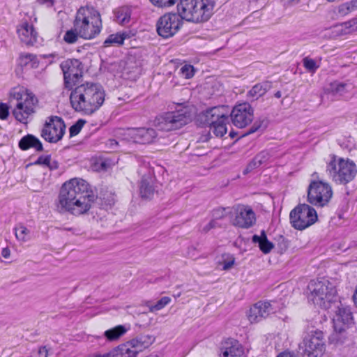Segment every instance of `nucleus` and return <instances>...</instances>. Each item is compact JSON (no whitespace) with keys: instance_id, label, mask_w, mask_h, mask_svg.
Listing matches in <instances>:
<instances>
[{"instance_id":"34","label":"nucleus","mask_w":357,"mask_h":357,"mask_svg":"<svg viewBox=\"0 0 357 357\" xmlns=\"http://www.w3.org/2000/svg\"><path fill=\"white\" fill-rule=\"evenodd\" d=\"M325 91L333 95H342L347 91V86L344 83L334 82L326 86Z\"/></svg>"},{"instance_id":"29","label":"nucleus","mask_w":357,"mask_h":357,"mask_svg":"<svg viewBox=\"0 0 357 357\" xmlns=\"http://www.w3.org/2000/svg\"><path fill=\"white\" fill-rule=\"evenodd\" d=\"M54 5V0H36L33 10V22H38L44 15L42 7L50 8Z\"/></svg>"},{"instance_id":"17","label":"nucleus","mask_w":357,"mask_h":357,"mask_svg":"<svg viewBox=\"0 0 357 357\" xmlns=\"http://www.w3.org/2000/svg\"><path fill=\"white\" fill-rule=\"evenodd\" d=\"M256 220L252 209L247 206H239L234 210L231 218V225L243 229L252 227Z\"/></svg>"},{"instance_id":"59","label":"nucleus","mask_w":357,"mask_h":357,"mask_svg":"<svg viewBox=\"0 0 357 357\" xmlns=\"http://www.w3.org/2000/svg\"><path fill=\"white\" fill-rule=\"evenodd\" d=\"M336 341H337V342L340 341V340L338 339V337H336Z\"/></svg>"},{"instance_id":"8","label":"nucleus","mask_w":357,"mask_h":357,"mask_svg":"<svg viewBox=\"0 0 357 357\" xmlns=\"http://www.w3.org/2000/svg\"><path fill=\"white\" fill-rule=\"evenodd\" d=\"M333 191L331 185L322 180H312L307 190V201L317 207L327 206L332 199Z\"/></svg>"},{"instance_id":"43","label":"nucleus","mask_w":357,"mask_h":357,"mask_svg":"<svg viewBox=\"0 0 357 357\" xmlns=\"http://www.w3.org/2000/svg\"><path fill=\"white\" fill-rule=\"evenodd\" d=\"M110 163L102 158L98 159L93 163V169L96 171H103L106 170L108 167H109Z\"/></svg>"},{"instance_id":"24","label":"nucleus","mask_w":357,"mask_h":357,"mask_svg":"<svg viewBox=\"0 0 357 357\" xmlns=\"http://www.w3.org/2000/svg\"><path fill=\"white\" fill-rule=\"evenodd\" d=\"M252 240V243L265 255L270 253L275 248L274 243L268 240L266 234L264 231L255 234Z\"/></svg>"},{"instance_id":"36","label":"nucleus","mask_w":357,"mask_h":357,"mask_svg":"<svg viewBox=\"0 0 357 357\" xmlns=\"http://www.w3.org/2000/svg\"><path fill=\"white\" fill-rule=\"evenodd\" d=\"M79 38H80L79 33L74 28L68 30L65 33L63 40L68 44H73L78 40Z\"/></svg>"},{"instance_id":"22","label":"nucleus","mask_w":357,"mask_h":357,"mask_svg":"<svg viewBox=\"0 0 357 357\" xmlns=\"http://www.w3.org/2000/svg\"><path fill=\"white\" fill-rule=\"evenodd\" d=\"M134 139L139 143L150 144L156 137V132L151 128H137L131 130Z\"/></svg>"},{"instance_id":"9","label":"nucleus","mask_w":357,"mask_h":357,"mask_svg":"<svg viewBox=\"0 0 357 357\" xmlns=\"http://www.w3.org/2000/svg\"><path fill=\"white\" fill-rule=\"evenodd\" d=\"M228 113L225 106L215 107L203 113L206 123L217 137H221L227 132Z\"/></svg>"},{"instance_id":"46","label":"nucleus","mask_w":357,"mask_h":357,"mask_svg":"<svg viewBox=\"0 0 357 357\" xmlns=\"http://www.w3.org/2000/svg\"><path fill=\"white\" fill-rule=\"evenodd\" d=\"M9 114V108L5 103H0V119H6Z\"/></svg>"},{"instance_id":"35","label":"nucleus","mask_w":357,"mask_h":357,"mask_svg":"<svg viewBox=\"0 0 357 357\" xmlns=\"http://www.w3.org/2000/svg\"><path fill=\"white\" fill-rule=\"evenodd\" d=\"M126 35L122 33H117L109 35L104 41L105 47L121 45L123 43Z\"/></svg>"},{"instance_id":"58","label":"nucleus","mask_w":357,"mask_h":357,"mask_svg":"<svg viewBox=\"0 0 357 357\" xmlns=\"http://www.w3.org/2000/svg\"><path fill=\"white\" fill-rule=\"evenodd\" d=\"M329 2H333L335 0H327Z\"/></svg>"},{"instance_id":"45","label":"nucleus","mask_w":357,"mask_h":357,"mask_svg":"<svg viewBox=\"0 0 357 357\" xmlns=\"http://www.w3.org/2000/svg\"><path fill=\"white\" fill-rule=\"evenodd\" d=\"M253 96H261L265 93V89L261 85H255L250 91Z\"/></svg>"},{"instance_id":"44","label":"nucleus","mask_w":357,"mask_h":357,"mask_svg":"<svg viewBox=\"0 0 357 357\" xmlns=\"http://www.w3.org/2000/svg\"><path fill=\"white\" fill-rule=\"evenodd\" d=\"M206 89H210L211 94H215L222 91V85L215 81H209L206 83Z\"/></svg>"},{"instance_id":"13","label":"nucleus","mask_w":357,"mask_h":357,"mask_svg":"<svg viewBox=\"0 0 357 357\" xmlns=\"http://www.w3.org/2000/svg\"><path fill=\"white\" fill-rule=\"evenodd\" d=\"M303 348L307 357H321L325 350L323 332L315 331L308 333L303 340Z\"/></svg>"},{"instance_id":"20","label":"nucleus","mask_w":357,"mask_h":357,"mask_svg":"<svg viewBox=\"0 0 357 357\" xmlns=\"http://www.w3.org/2000/svg\"><path fill=\"white\" fill-rule=\"evenodd\" d=\"M271 304L266 301H259L251 305L246 312V318L252 324H257L265 319L269 313Z\"/></svg>"},{"instance_id":"52","label":"nucleus","mask_w":357,"mask_h":357,"mask_svg":"<svg viewBox=\"0 0 357 357\" xmlns=\"http://www.w3.org/2000/svg\"><path fill=\"white\" fill-rule=\"evenodd\" d=\"M260 160H257V158H255L250 165L249 167H257L261 165Z\"/></svg>"},{"instance_id":"57","label":"nucleus","mask_w":357,"mask_h":357,"mask_svg":"<svg viewBox=\"0 0 357 357\" xmlns=\"http://www.w3.org/2000/svg\"><path fill=\"white\" fill-rule=\"evenodd\" d=\"M282 96V93L280 91H277L275 93V97L278 98H280V97Z\"/></svg>"},{"instance_id":"16","label":"nucleus","mask_w":357,"mask_h":357,"mask_svg":"<svg viewBox=\"0 0 357 357\" xmlns=\"http://www.w3.org/2000/svg\"><path fill=\"white\" fill-rule=\"evenodd\" d=\"M333 322L335 335H344L353 323L350 309L343 306L338 307L333 316Z\"/></svg>"},{"instance_id":"54","label":"nucleus","mask_w":357,"mask_h":357,"mask_svg":"<svg viewBox=\"0 0 357 357\" xmlns=\"http://www.w3.org/2000/svg\"><path fill=\"white\" fill-rule=\"evenodd\" d=\"M54 56L52 54H43V55L41 56V57L43 58V59L52 58Z\"/></svg>"},{"instance_id":"25","label":"nucleus","mask_w":357,"mask_h":357,"mask_svg":"<svg viewBox=\"0 0 357 357\" xmlns=\"http://www.w3.org/2000/svg\"><path fill=\"white\" fill-rule=\"evenodd\" d=\"M154 123L156 127L162 130L169 131L176 129L172 112L165 113L156 117Z\"/></svg>"},{"instance_id":"53","label":"nucleus","mask_w":357,"mask_h":357,"mask_svg":"<svg viewBox=\"0 0 357 357\" xmlns=\"http://www.w3.org/2000/svg\"><path fill=\"white\" fill-rule=\"evenodd\" d=\"M353 301H354L355 306L357 307V285H356L354 294L353 295Z\"/></svg>"},{"instance_id":"33","label":"nucleus","mask_w":357,"mask_h":357,"mask_svg":"<svg viewBox=\"0 0 357 357\" xmlns=\"http://www.w3.org/2000/svg\"><path fill=\"white\" fill-rule=\"evenodd\" d=\"M355 8L356 2L351 1L338 5L333 11L338 16H345L352 12Z\"/></svg>"},{"instance_id":"18","label":"nucleus","mask_w":357,"mask_h":357,"mask_svg":"<svg viewBox=\"0 0 357 357\" xmlns=\"http://www.w3.org/2000/svg\"><path fill=\"white\" fill-rule=\"evenodd\" d=\"M66 82H76L83 75L84 66L77 59H67L61 64Z\"/></svg>"},{"instance_id":"31","label":"nucleus","mask_w":357,"mask_h":357,"mask_svg":"<svg viewBox=\"0 0 357 357\" xmlns=\"http://www.w3.org/2000/svg\"><path fill=\"white\" fill-rule=\"evenodd\" d=\"M235 264V257L232 254L223 253L220 257L217 264L222 271H228L231 269Z\"/></svg>"},{"instance_id":"37","label":"nucleus","mask_w":357,"mask_h":357,"mask_svg":"<svg viewBox=\"0 0 357 357\" xmlns=\"http://www.w3.org/2000/svg\"><path fill=\"white\" fill-rule=\"evenodd\" d=\"M179 73L185 79H191L195 75V68L190 64L185 63L181 66Z\"/></svg>"},{"instance_id":"4","label":"nucleus","mask_w":357,"mask_h":357,"mask_svg":"<svg viewBox=\"0 0 357 357\" xmlns=\"http://www.w3.org/2000/svg\"><path fill=\"white\" fill-rule=\"evenodd\" d=\"M10 97L16 101L12 114L15 119L21 123H27L36 113L38 100L33 93L23 87L14 88Z\"/></svg>"},{"instance_id":"19","label":"nucleus","mask_w":357,"mask_h":357,"mask_svg":"<svg viewBox=\"0 0 357 357\" xmlns=\"http://www.w3.org/2000/svg\"><path fill=\"white\" fill-rule=\"evenodd\" d=\"M19 40L26 45L33 46L38 39V33L31 23L23 21L20 23L16 29Z\"/></svg>"},{"instance_id":"27","label":"nucleus","mask_w":357,"mask_h":357,"mask_svg":"<svg viewBox=\"0 0 357 357\" xmlns=\"http://www.w3.org/2000/svg\"><path fill=\"white\" fill-rule=\"evenodd\" d=\"M194 109L192 107V109L185 108L183 111L172 112L174 114V122L176 125V129L187 124L190 121Z\"/></svg>"},{"instance_id":"48","label":"nucleus","mask_w":357,"mask_h":357,"mask_svg":"<svg viewBox=\"0 0 357 357\" xmlns=\"http://www.w3.org/2000/svg\"><path fill=\"white\" fill-rule=\"evenodd\" d=\"M50 349L46 346L40 347L37 351V357H48Z\"/></svg>"},{"instance_id":"6","label":"nucleus","mask_w":357,"mask_h":357,"mask_svg":"<svg viewBox=\"0 0 357 357\" xmlns=\"http://www.w3.org/2000/svg\"><path fill=\"white\" fill-rule=\"evenodd\" d=\"M308 300L317 310L328 309L336 296V289L328 280L313 281L309 286Z\"/></svg>"},{"instance_id":"23","label":"nucleus","mask_w":357,"mask_h":357,"mask_svg":"<svg viewBox=\"0 0 357 357\" xmlns=\"http://www.w3.org/2000/svg\"><path fill=\"white\" fill-rule=\"evenodd\" d=\"M128 330L129 328L126 325H116L105 330L102 335L107 342H116L120 340Z\"/></svg>"},{"instance_id":"21","label":"nucleus","mask_w":357,"mask_h":357,"mask_svg":"<svg viewBox=\"0 0 357 357\" xmlns=\"http://www.w3.org/2000/svg\"><path fill=\"white\" fill-rule=\"evenodd\" d=\"M357 31V15L351 20L334 26L331 32L335 37Z\"/></svg>"},{"instance_id":"26","label":"nucleus","mask_w":357,"mask_h":357,"mask_svg":"<svg viewBox=\"0 0 357 357\" xmlns=\"http://www.w3.org/2000/svg\"><path fill=\"white\" fill-rule=\"evenodd\" d=\"M157 192L155 190L153 181L146 176H143L140 183L139 193L143 199H152L155 194Z\"/></svg>"},{"instance_id":"5","label":"nucleus","mask_w":357,"mask_h":357,"mask_svg":"<svg viewBox=\"0 0 357 357\" xmlns=\"http://www.w3.org/2000/svg\"><path fill=\"white\" fill-rule=\"evenodd\" d=\"M213 9L212 0H180L177 4V12L182 19L194 23L207 21Z\"/></svg>"},{"instance_id":"2","label":"nucleus","mask_w":357,"mask_h":357,"mask_svg":"<svg viewBox=\"0 0 357 357\" xmlns=\"http://www.w3.org/2000/svg\"><path fill=\"white\" fill-rule=\"evenodd\" d=\"M106 96V91L100 84L85 82L72 91L70 100L75 111L91 115L102 107Z\"/></svg>"},{"instance_id":"10","label":"nucleus","mask_w":357,"mask_h":357,"mask_svg":"<svg viewBox=\"0 0 357 357\" xmlns=\"http://www.w3.org/2000/svg\"><path fill=\"white\" fill-rule=\"evenodd\" d=\"M318 219L316 210L310 205L301 204L291 211L289 220L291 226L303 230L314 224Z\"/></svg>"},{"instance_id":"15","label":"nucleus","mask_w":357,"mask_h":357,"mask_svg":"<svg viewBox=\"0 0 357 357\" xmlns=\"http://www.w3.org/2000/svg\"><path fill=\"white\" fill-rule=\"evenodd\" d=\"M231 119L236 127L246 128L254 119V109L248 102L236 104L231 112Z\"/></svg>"},{"instance_id":"12","label":"nucleus","mask_w":357,"mask_h":357,"mask_svg":"<svg viewBox=\"0 0 357 357\" xmlns=\"http://www.w3.org/2000/svg\"><path fill=\"white\" fill-rule=\"evenodd\" d=\"M151 344L149 337H138L118 346L111 354L108 355L109 357H137L139 353L148 348Z\"/></svg>"},{"instance_id":"42","label":"nucleus","mask_w":357,"mask_h":357,"mask_svg":"<svg viewBox=\"0 0 357 357\" xmlns=\"http://www.w3.org/2000/svg\"><path fill=\"white\" fill-rule=\"evenodd\" d=\"M86 121L83 119L78 120L74 125L70 128V137L76 136L79 133Z\"/></svg>"},{"instance_id":"39","label":"nucleus","mask_w":357,"mask_h":357,"mask_svg":"<svg viewBox=\"0 0 357 357\" xmlns=\"http://www.w3.org/2000/svg\"><path fill=\"white\" fill-rule=\"evenodd\" d=\"M171 301V298L167 296L162 297L154 305L150 306L149 310L151 312H156L162 310L166 305H167Z\"/></svg>"},{"instance_id":"47","label":"nucleus","mask_w":357,"mask_h":357,"mask_svg":"<svg viewBox=\"0 0 357 357\" xmlns=\"http://www.w3.org/2000/svg\"><path fill=\"white\" fill-rule=\"evenodd\" d=\"M50 157L48 155H44L40 157L36 161V164L50 167Z\"/></svg>"},{"instance_id":"38","label":"nucleus","mask_w":357,"mask_h":357,"mask_svg":"<svg viewBox=\"0 0 357 357\" xmlns=\"http://www.w3.org/2000/svg\"><path fill=\"white\" fill-rule=\"evenodd\" d=\"M178 0H149L150 3L155 8L167 9L173 6Z\"/></svg>"},{"instance_id":"49","label":"nucleus","mask_w":357,"mask_h":357,"mask_svg":"<svg viewBox=\"0 0 357 357\" xmlns=\"http://www.w3.org/2000/svg\"><path fill=\"white\" fill-rule=\"evenodd\" d=\"M216 226H217V222L215 220H211L208 224H206L205 226H204L202 229L204 232H208L211 229L216 227Z\"/></svg>"},{"instance_id":"7","label":"nucleus","mask_w":357,"mask_h":357,"mask_svg":"<svg viewBox=\"0 0 357 357\" xmlns=\"http://www.w3.org/2000/svg\"><path fill=\"white\" fill-rule=\"evenodd\" d=\"M327 169L335 182L344 185L351 182L357 174L355 162L345 157L333 156Z\"/></svg>"},{"instance_id":"51","label":"nucleus","mask_w":357,"mask_h":357,"mask_svg":"<svg viewBox=\"0 0 357 357\" xmlns=\"http://www.w3.org/2000/svg\"><path fill=\"white\" fill-rule=\"evenodd\" d=\"M277 357H296L294 354L290 352H282L277 356Z\"/></svg>"},{"instance_id":"55","label":"nucleus","mask_w":357,"mask_h":357,"mask_svg":"<svg viewBox=\"0 0 357 357\" xmlns=\"http://www.w3.org/2000/svg\"><path fill=\"white\" fill-rule=\"evenodd\" d=\"M284 1L289 3H294L298 2L299 0H283Z\"/></svg>"},{"instance_id":"11","label":"nucleus","mask_w":357,"mask_h":357,"mask_svg":"<svg viewBox=\"0 0 357 357\" xmlns=\"http://www.w3.org/2000/svg\"><path fill=\"white\" fill-rule=\"evenodd\" d=\"M183 19L177 13H167L162 15L156 24L159 36L168 38L176 34L183 26Z\"/></svg>"},{"instance_id":"3","label":"nucleus","mask_w":357,"mask_h":357,"mask_svg":"<svg viewBox=\"0 0 357 357\" xmlns=\"http://www.w3.org/2000/svg\"><path fill=\"white\" fill-rule=\"evenodd\" d=\"M102 19L100 13L92 7H82L76 14L74 28L79 36L85 40H92L102 30Z\"/></svg>"},{"instance_id":"32","label":"nucleus","mask_w":357,"mask_h":357,"mask_svg":"<svg viewBox=\"0 0 357 357\" xmlns=\"http://www.w3.org/2000/svg\"><path fill=\"white\" fill-rule=\"evenodd\" d=\"M223 357H246L242 347L238 344H232L222 352Z\"/></svg>"},{"instance_id":"30","label":"nucleus","mask_w":357,"mask_h":357,"mask_svg":"<svg viewBox=\"0 0 357 357\" xmlns=\"http://www.w3.org/2000/svg\"><path fill=\"white\" fill-rule=\"evenodd\" d=\"M19 146L22 150H26L31 147H33L37 150L42 149V144L36 137L28 135L24 137L19 143Z\"/></svg>"},{"instance_id":"56","label":"nucleus","mask_w":357,"mask_h":357,"mask_svg":"<svg viewBox=\"0 0 357 357\" xmlns=\"http://www.w3.org/2000/svg\"><path fill=\"white\" fill-rule=\"evenodd\" d=\"M119 21L121 23V24H124L126 23V22H128V20L126 17H123V19H119Z\"/></svg>"},{"instance_id":"40","label":"nucleus","mask_w":357,"mask_h":357,"mask_svg":"<svg viewBox=\"0 0 357 357\" xmlns=\"http://www.w3.org/2000/svg\"><path fill=\"white\" fill-rule=\"evenodd\" d=\"M303 63L305 69L312 73H314L319 68V63L309 57L304 58Z\"/></svg>"},{"instance_id":"1","label":"nucleus","mask_w":357,"mask_h":357,"mask_svg":"<svg viewBox=\"0 0 357 357\" xmlns=\"http://www.w3.org/2000/svg\"><path fill=\"white\" fill-rule=\"evenodd\" d=\"M94 202V196L82 180L73 178L61 187L58 207L75 215L87 213Z\"/></svg>"},{"instance_id":"50","label":"nucleus","mask_w":357,"mask_h":357,"mask_svg":"<svg viewBox=\"0 0 357 357\" xmlns=\"http://www.w3.org/2000/svg\"><path fill=\"white\" fill-rule=\"evenodd\" d=\"M1 255L3 258L8 259L10 256V250L7 248H3L1 250Z\"/></svg>"},{"instance_id":"28","label":"nucleus","mask_w":357,"mask_h":357,"mask_svg":"<svg viewBox=\"0 0 357 357\" xmlns=\"http://www.w3.org/2000/svg\"><path fill=\"white\" fill-rule=\"evenodd\" d=\"M18 63L20 66L29 65L32 69H37L40 66V61L38 56L29 53L20 54L18 59Z\"/></svg>"},{"instance_id":"14","label":"nucleus","mask_w":357,"mask_h":357,"mask_svg":"<svg viewBox=\"0 0 357 357\" xmlns=\"http://www.w3.org/2000/svg\"><path fill=\"white\" fill-rule=\"evenodd\" d=\"M65 130L63 121L58 116H51L46 120L41 136L49 142L56 143L62 139Z\"/></svg>"},{"instance_id":"41","label":"nucleus","mask_w":357,"mask_h":357,"mask_svg":"<svg viewBox=\"0 0 357 357\" xmlns=\"http://www.w3.org/2000/svg\"><path fill=\"white\" fill-rule=\"evenodd\" d=\"M29 230L24 226H20L15 229L16 238L22 242L26 241L29 236Z\"/></svg>"}]
</instances>
